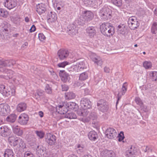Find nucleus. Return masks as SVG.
Listing matches in <instances>:
<instances>
[{
	"instance_id": "obj_1",
	"label": "nucleus",
	"mask_w": 157,
	"mask_h": 157,
	"mask_svg": "<svg viewBox=\"0 0 157 157\" xmlns=\"http://www.w3.org/2000/svg\"><path fill=\"white\" fill-rule=\"evenodd\" d=\"M78 105L74 102L63 103L62 104L58 105L56 107L57 111L61 114H64L68 111V109L76 111L78 109Z\"/></svg>"
},
{
	"instance_id": "obj_2",
	"label": "nucleus",
	"mask_w": 157,
	"mask_h": 157,
	"mask_svg": "<svg viewBox=\"0 0 157 157\" xmlns=\"http://www.w3.org/2000/svg\"><path fill=\"white\" fill-rule=\"evenodd\" d=\"M100 30L103 35L109 37L112 36L115 32L114 27L109 23L102 24L100 26Z\"/></svg>"
},
{
	"instance_id": "obj_3",
	"label": "nucleus",
	"mask_w": 157,
	"mask_h": 157,
	"mask_svg": "<svg viewBox=\"0 0 157 157\" xmlns=\"http://www.w3.org/2000/svg\"><path fill=\"white\" fill-rule=\"evenodd\" d=\"M99 14L101 18L104 21L110 19L112 17V11L107 7H105L100 10Z\"/></svg>"
},
{
	"instance_id": "obj_4",
	"label": "nucleus",
	"mask_w": 157,
	"mask_h": 157,
	"mask_svg": "<svg viewBox=\"0 0 157 157\" xmlns=\"http://www.w3.org/2000/svg\"><path fill=\"white\" fill-rule=\"evenodd\" d=\"M128 23L130 29L133 30L137 29L140 25L139 23L134 17H129Z\"/></svg>"
},
{
	"instance_id": "obj_5",
	"label": "nucleus",
	"mask_w": 157,
	"mask_h": 157,
	"mask_svg": "<svg viewBox=\"0 0 157 157\" xmlns=\"http://www.w3.org/2000/svg\"><path fill=\"white\" fill-rule=\"evenodd\" d=\"M8 140L10 143H13V146H15L18 145L19 147L21 148L24 147V143L22 140L20 138H12L11 136L9 137L8 138Z\"/></svg>"
},
{
	"instance_id": "obj_6",
	"label": "nucleus",
	"mask_w": 157,
	"mask_h": 157,
	"mask_svg": "<svg viewBox=\"0 0 157 157\" xmlns=\"http://www.w3.org/2000/svg\"><path fill=\"white\" fill-rule=\"evenodd\" d=\"M10 111V106L6 103H1L0 104V115L5 116L9 113Z\"/></svg>"
},
{
	"instance_id": "obj_7",
	"label": "nucleus",
	"mask_w": 157,
	"mask_h": 157,
	"mask_svg": "<svg viewBox=\"0 0 157 157\" xmlns=\"http://www.w3.org/2000/svg\"><path fill=\"white\" fill-rule=\"evenodd\" d=\"M80 105L82 109L86 110L91 107V102L88 98H83L80 101Z\"/></svg>"
},
{
	"instance_id": "obj_8",
	"label": "nucleus",
	"mask_w": 157,
	"mask_h": 157,
	"mask_svg": "<svg viewBox=\"0 0 157 157\" xmlns=\"http://www.w3.org/2000/svg\"><path fill=\"white\" fill-rule=\"evenodd\" d=\"M97 118V116L96 113L93 111L90 114L88 117L82 119L83 121L86 122H88L90 121H92L93 124H95Z\"/></svg>"
},
{
	"instance_id": "obj_9",
	"label": "nucleus",
	"mask_w": 157,
	"mask_h": 157,
	"mask_svg": "<svg viewBox=\"0 0 157 157\" xmlns=\"http://www.w3.org/2000/svg\"><path fill=\"white\" fill-rule=\"evenodd\" d=\"M11 131L7 126H2L0 127V134L3 137H10Z\"/></svg>"
},
{
	"instance_id": "obj_10",
	"label": "nucleus",
	"mask_w": 157,
	"mask_h": 157,
	"mask_svg": "<svg viewBox=\"0 0 157 157\" xmlns=\"http://www.w3.org/2000/svg\"><path fill=\"white\" fill-rule=\"evenodd\" d=\"M78 28L76 25L73 24H71L67 27V31L69 35L73 36L78 33Z\"/></svg>"
},
{
	"instance_id": "obj_11",
	"label": "nucleus",
	"mask_w": 157,
	"mask_h": 157,
	"mask_svg": "<svg viewBox=\"0 0 157 157\" xmlns=\"http://www.w3.org/2000/svg\"><path fill=\"white\" fill-rule=\"evenodd\" d=\"M105 133L106 136L109 139H113L117 136L116 131L113 128H110L107 129Z\"/></svg>"
},
{
	"instance_id": "obj_12",
	"label": "nucleus",
	"mask_w": 157,
	"mask_h": 157,
	"mask_svg": "<svg viewBox=\"0 0 157 157\" xmlns=\"http://www.w3.org/2000/svg\"><path fill=\"white\" fill-rule=\"evenodd\" d=\"M45 137V141L49 145L52 146L55 144L56 141V136L50 133L46 134Z\"/></svg>"
},
{
	"instance_id": "obj_13",
	"label": "nucleus",
	"mask_w": 157,
	"mask_h": 157,
	"mask_svg": "<svg viewBox=\"0 0 157 157\" xmlns=\"http://www.w3.org/2000/svg\"><path fill=\"white\" fill-rule=\"evenodd\" d=\"M83 18L85 21L88 22L92 20L94 17L93 13L90 11H85L82 14Z\"/></svg>"
},
{
	"instance_id": "obj_14",
	"label": "nucleus",
	"mask_w": 157,
	"mask_h": 157,
	"mask_svg": "<svg viewBox=\"0 0 157 157\" xmlns=\"http://www.w3.org/2000/svg\"><path fill=\"white\" fill-rule=\"evenodd\" d=\"M59 75L61 80L64 82H69L70 79V75L64 70H60L59 72Z\"/></svg>"
},
{
	"instance_id": "obj_15",
	"label": "nucleus",
	"mask_w": 157,
	"mask_h": 157,
	"mask_svg": "<svg viewBox=\"0 0 157 157\" xmlns=\"http://www.w3.org/2000/svg\"><path fill=\"white\" fill-rule=\"evenodd\" d=\"M91 59L98 66H101L102 64V61L101 57L97 56L94 53H92L90 55Z\"/></svg>"
},
{
	"instance_id": "obj_16",
	"label": "nucleus",
	"mask_w": 157,
	"mask_h": 157,
	"mask_svg": "<svg viewBox=\"0 0 157 157\" xmlns=\"http://www.w3.org/2000/svg\"><path fill=\"white\" fill-rule=\"evenodd\" d=\"M69 52L67 50L60 49L57 52V55L60 60L66 59L69 56Z\"/></svg>"
},
{
	"instance_id": "obj_17",
	"label": "nucleus",
	"mask_w": 157,
	"mask_h": 157,
	"mask_svg": "<svg viewBox=\"0 0 157 157\" xmlns=\"http://www.w3.org/2000/svg\"><path fill=\"white\" fill-rule=\"evenodd\" d=\"M16 0H6L5 2V6L10 10L17 6Z\"/></svg>"
},
{
	"instance_id": "obj_18",
	"label": "nucleus",
	"mask_w": 157,
	"mask_h": 157,
	"mask_svg": "<svg viewBox=\"0 0 157 157\" xmlns=\"http://www.w3.org/2000/svg\"><path fill=\"white\" fill-rule=\"evenodd\" d=\"M47 18L49 22H52L55 21L57 19L56 14L54 12H48Z\"/></svg>"
},
{
	"instance_id": "obj_19",
	"label": "nucleus",
	"mask_w": 157,
	"mask_h": 157,
	"mask_svg": "<svg viewBox=\"0 0 157 157\" xmlns=\"http://www.w3.org/2000/svg\"><path fill=\"white\" fill-rule=\"evenodd\" d=\"M101 157H115V154L112 151L105 150L101 153Z\"/></svg>"
},
{
	"instance_id": "obj_20",
	"label": "nucleus",
	"mask_w": 157,
	"mask_h": 157,
	"mask_svg": "<svg viewBox=\"0 0 157 157\" xmlns=\"http://www.w3.org/2000/svg\"><path fill=\"white\" fill-rule=\"evenodd\" d=\"M36 12L39 14H41L45 12L46 10V8L45 5L41 3L36 6Z\"/></svg>"
},
{
	"instance_id": "obj_21",
	"label": "nucleus",
	"mask_w": 157,
	"mask_h": 157,
	"mask_svg": "<svg viewBox=\"0 0 157 157\" xmlns=\"http://www.w3.org/2000/svg\"><path fill=\"white\" fill-rule=\"evenodd\" d=\"M86 32L90 37L92 38L96 35V31L94 27L89 26L86 29Z\"/></svg>"
},
{
	"instance_id": "obj_22",
	"label": "nucleus",
	"mask_w": 157,
	"mask_h": 157,
	"mask_svg": "<svg viewBox=\"0 0 157 157\" xmlns=\"http://www.w3.org/2000/svg\"><path fill=\"white\" fill-rule=\"evenodd\" d=\"M5 86L3 85H0V93H1L3 96L6 97L10 96L11 95H12L14 94L13 92L8 91V92L6 91H4Z\"/></svg>"
},
{
	"instance_id": "obj_23",
	"label": "nucleus",
	"mask_w": 157,
	"mask_h": 157,
	"mask_svg": "<svg viewBox=\"0 0 157 157\" xmlns=\"http://www.w3.org/2000/svg\"><path fill=\"white\" fill-rule=\"evenodd\" d=\"M89 138L91 140L95 141L98 137L97 132L94 131H90L88 134Z\"/></svg>"
},
{
	"instance_id": "obj_24",
	"label": "nucleus",
	"mask_w": 157,
	"mask_h": 157,
	"mask_svg": "<svg viewBox=\"0 0 157 157\" xmlns=\"http://www.w3.org/2000/svg\"><path fill=\"white\" fill-rule=\"evenodd\" d=\"M86 62V61L83 60L80 61L77 63L76 65L77 66L79 71L87 68V65L85 64Z\"/></svg>"
},
{
	"instance_id": "obj_25",
	"label": "nucleus",
	"mask_w": 157,
	"mask_h": 157,
	"mask_svg": "<svg viewBox=\"0 0 157 157\" xmlns=\"http://www.w3.org/2000/svg\"><path fill=\"white\" fill-rule=\"evenodd\" d=\"M13 131L14 133L18 136H21L23 132L18 125H14L12 127Z\"/></svg>"
},
{
	"instance_id": "obj_26",
	"label": "nucleus",
	"mask_w": 157,
	"mask_h": 157,
	"mask_svg": "<svg viewBox=\"0 0 157 157\" xmlns=\"http://www.w3.org/2000/svg\"><path fill=\"white\" fill-rule=\"evenodd\" d=\"M27 107L26 103L24 102H21L17 105V110L18 112H21L26 110Z\"/></svg>"
},
{
	"instance_id": "obj_27",
	"label": "nucleus",
	"mask_w": 157,
	"mask_h": 157,
	"mask_svg": "<svg viewBox=\"0 0 157 157\" xmlns=\"http://www.w3.org/2000/svg\"><path fill=\"white\" fill-rule=\"evenodd\" d=\"M4 72L7 74L5 77V79L8 80V79H12L13 78L14 72L10 69L5 70Z\"/></svg>"
},
{
	"instance_id": "obj_28",
	"label": "nucleus",
	"mask_w": 157,
	"mask_h": 157,
	"mask_svg": "<svg viewBox=\"0 0 157 157\" xmlns=\"http://www.w3.org/2000/svg\"><path fill=\"white\" fill-rule=\"evenodd\" d=\"M17 115L14 114H12L8 116L6 119V121L10 123L14 122L16 120Z\"/></svg>"
},
{
	"instance_id": "obj_29",
	"label": "nucleus",
	"mask_w": 157,
	"mask_h": 157,
	"mask_svg": "<svg viewBox=\"0 0 157 157\" xmlns=\"http://www.w3.org/2000/svg\"><path fill=\"white\" fill-rule=\"evenodd\" d=\"M134 151L132 149V146L130 147V149L126 151L125 156L126 157H135Z\"/></svg>"
},
{
	"instance_id": "obj_30",
	"label": "nucleus",
	"mask_w": 157,
	"mask_h": 157,
	"mask_svg": "<svg viewBox=\"0 0 157 157\" xmlns=\"http://www.w3.org/2000/svg\"><path fill=\"white\" fill-rule=\"evenodd\" d=\"M88 112H88L87 110L84 109H78L77 112V114L79 116L83 117L86 116L87 115Z\"/></svg>"
},
{
	"instance_id": "obj_31",
	"label": "nucleus",
	"mask_w": 157,
	"mask_h": 157,
	"mask_svg": "<svg viewBox=\"0 0 157 157\" xmlns=\"http://www.w3.org/2000/svg\"><path fill=\"white\" fill-rule=\"evenodd\" d=\"M13 152L12 150L10 149H7L5 150L4 153V157H14Z\"/></svg>"
},
{
	"instance_id": "obj_32",
	"label": "nucleus",
	"mask_w": 157,
	"mask_h": 157,
	"mask_svg": "<svg viewBox=\"0 0 157 157\" xmlns=\"http://www.w3.org/2000/svg\"><path fill=\"white\" fill-rule=\"evenodd\" d=\"M10 25L8 23H6L5 24L3 28V29L2 32V34H3L4 33H9L10 30Z\"/></svg>"
},
{
	"instance_id": "obj_33",
	"label": "nucleus",
	"mask_w": 157,
	"mask_h": 157,
	"mask_svg": "<svg viewBox=\"0 0 157 157\" xmlns=\"http://www.w3.org/2000/svg\"><path fill=\"white\" fill-rule=\"evenodd\" d=\"M65 114L64 116V117L70 119H76L77 118V116L74 113H67V112Z\"/></svg>"
},
{
	"instance_id": "obj_34",
	"label": "nucleus",
	"mask_w": 157,
	"mask_h": 157,
	"mask_svg": "<svg viewBox=\"0 0 157 157\" xmlns=\"http://www.w3.org/2000/svg\"><path fill=\"white\" fill-rule=\"evenodd\" d=\"M87 22L85 21V19L83 18V16H82L78 18L77 21H76L75 23H77V24L81 26H83L85 24V23Z\"/></svg>"
},
{
	"instance_id": "obj_35",
	"label": "nucleus",
	"mask_w": 157,
	"mask_h": 157,
	"mask_svg": "<svg viewBox=\"0 0 157 157\" xmlns=\"http://www.w3.org/2000/svg\"><path fill=\"white\" fill-rule=\"evenodd\" d=\"M118 32L121 34L123 35H124L126 30V28L125 26L123 25L122 26L119 25L118 26Z\"/></svg>"
},
{
	"instance_id": "obj_36",
	"label": "nucleus",
	"mask_w": 157,
	"mask_h": 157,
	"mask_svg": "<svg viewBox=\"0 0 157 157\" xmlns=\"http://www.w3.org/2000/svg\"><path fill=\"white\" fill-rule=\"evenodd\" d=\"M66 98L68 99H71L74 98L75 97V94L72 92H67L65 94Z\"/></svg>"
},
{
	"instance_id": "obj_37",
	"label": "nucleus",
	"mask_w": 157,
	"mask_h": 157,
	"mask_svg": "<svg viewBox=\"0 0 157 157\" xmlns=\"http://www.w3.org/2000/svg\"><path fill=\"white\" fill-rule=\"evenodd\" d=\"M36 155L39 157H46L48 156L47 151L45 150H42L38 153L36 152Z\"/></svg>"
},
{
	"instance_id": "obj_38",
	"label": "nucleus",
	"mask_w": 157,
	"mask_h": 157,
	"mask_svg": "<svg viewBox=\"0 0 157 157\" xmlns=\"http://www.w3.org/2000/svg\"><path fill=\"white\" fill-rule=\"evenodd\" d=\"M150 77L152 81H157V72H152L150 74Z\"/></svg>"
},
{
	"instance_id": "obj_39",
	"label": "nucleus",
	"mask_w": 157,
	"mask_h": 157,
	"mask_svg": "<svg viewBox=\"0 0 157 157\" xmlns=\"http://www.w3.org/2000/svg\"><path fill=\"white\" fill-rule=\"evenodd\" d=\"M35 132L39 138L41 139L44 137L45 133L43 131L36 130L35 131Z\"/></svg>"
},
{
	"instance_id": "obj_40",
	"label": "nucleus",
	"mask_w": 157,
	"mask_h": 157,
	"mask_svg": "<svg viewBox=\"0 0 157 157\" xmlns=\"http://www.w3.org/2000/svg\"><path fill=\"white\" fill-rule=\"evenodd\" d=\"M108 109L109 107L107 102L103 105L102 106L100 107L98 109L99 110L103 112H106Z\"/></svg>"
},
{
	"instance_id": "obj_41",
	"label": "nucleus",
	"mask_w": 157,
	"mask_h": 157,
	"mask_svg": "<svg viewBox=\"0 0 157 157\" xmlns=\"http://www.w3.org/2000/svg\"><path fill=\"white\" fill-rule=\"evenodd\" d=\"M28 121L25 119L21 118V117H19L18 119V122L20 124L25 125L27 124Z\"/></svg>"
},
{
	"instance_id": "obj_42",
	"label": "nucleus",
	"mask_w": 157,
	"mask_h": 157,
	"mask_svg": "<svg viewBox=\"0 0 157 157\" xmlns=\"http://www.w3.org/2000/svg\"><path fill=\"white\" fill-rule=\"evenodd\" d=\"M8 14V12L2 8L0 9V15L3 17H6Z\"/></svg>"
},
{
	"instance_id": "obj_43",
	"label": "nucleus",
	"mask_w": 157,
	"mask_h": 157,
	"mask_svg": "<svg viewBox=\"0 0 157 157\" xmlns=\"http://www.w3.org/2000/svg\"><path fill=\"white\" fill-rule=\"evenodd\" d=\"M88 75L86 72L81 74L79 76V79L81 80H85L88 78Z\"/></svg>"
},
{
	"instance_id": "obj_44",
	"label": "nucleus",
	"mask_w": 157,
	"mask_h": 157,
	"mask_svg": "<svg viewBox=\"0 0 157 157\" xmlns=\"http://www.w3.org/2000/svg\"><path fill=\"white\" fill-rule=\"evenodd\" d=\"M113 4L118 7H120L122 5V0H112Z\"/></svg>"
},
{
	"instance_id": "obj_45",
	"label": "nucleus",
	"mask_w": 157,
	"mask_h": 157,
	"mask_svg": "<svg viewBox=\"0 0 157 157\" xmlns=\"http://www.w3.org/2000/svg\"><path fill=\"white\" fill-rule=\"evenodd\" d=\"M67 69L69 71L79 72L78 67L76 65L71 66L69 67H68Z\"/></svg>"
},
{
	"instance_id": "obj_46",
	"label": "nucleus",
	"mask_w": 157,
	"mask_h": 157,
	"mask_svg": "<svg viewBox=\"0 0 157 157\" xmlns=\"http://www.w3.org/2000/svg\"><path fill=\"white\" fill-rule=\"evenodd\" d=\"M157 23L154 22L152 26L151 31L153 33L155 34V31L157 30Z\"/></svg>"
},
{
	"instance_id": "obj_47",
	"label": "nucleus",
	"mask_w": 157,
	"mask_h": 157,
	"mask_svg": "<svg viewBox=\"0 0 157 157\" xmlns=\"http://www.w3.org/2000/svg\"><path fill=\"white\" fill-rule=\"evenodd\" d=\"M106 103V101L103 99H101L99 100L97 104V106L98 107V109L100 107H101L103 105Z\"/></svg>"
},
{
	"instance_id": "obj_48",
	"label": "nucleus",
	"mask_w": 157,
	"mask_h": 157,
	"mask_svg": "<svg viewBox=\"0 0 157 157\" xmlns=\"http://www.w3.org/2000/svg\"><path fill=\"white\" fill-rule=\"evenodd\" d=\"M49 71L53 78L56 79H57L58 78V76L57 74L52 69H50Z\"/></svg>"
},
{
	"instance_id": "obj_49",
	"label": "nucleus",
	"mask_w": 157,
	"mask_h": 157,
	"mask_svg": "<svg viewBox=\"0 0 157 157\" xmlns=\"http://www.w3.org/2000/svg\"><path fill=\"white\" fill-rule=\"evenodd\" d=\"M8 63H7V67H11L13 66L16 63L15 61L12 59L7 60Z\"/></svg>"
},
{
	"instance_id": "obj_50",
	"label": "nucleus",
	"mask_w": 157,
	"mask_h": 157,
	"mask_svg": "<svg viewBox=\"0 0 157 157\" xmlns=\"http://www.w3.org/2000/svg\"><path fill=\"white\" fill-rule=\"evenodd\" d=\"M45 90L48 94H50L52 93V89L48 84L46 85L45 88Z\"/></svg>"
},
{
	"instance_id": "obj_51",
	"label": "nucleus",
	"mask_w": 157,
	"mask_h": 157,
	"mask_svg": "<svg viewBox=\"0 0 157 157\" xmlns=\"http://www.w3.org/2000/svg\"><path fill=\"white\" fill-rule=\"evenodd\" d=\"M127 86V83L124 82L122 86V88H121V94L122 95H124L125 92H126L127 90V88L126 87V86Z\"/></svg>"
},
{
	"instance_id": "obj_52",
	"label": "nucleus",
	"mask_w": 157,
	"mask_h": 157,
	"mask_svg": "<svg viewBox=\"0 0 157 157\" xmlns=\"http://www.w3.org/2000/svg\"><path fill=\"white\" fill-rule=\"evenodd\" d=\"M151 64L150 62H145L143 63L144 67L146 69H148L151 67Z\"/></svg>"
},
{
	"instance_id": "obj_53",
	"label": "nucleus",
	"mask_w": 157,
	"mask_h": 157,
	"mask_svg": "<svg viewBox=\"0 0 157 157\" xmlns=\"http://www.w3.org/2000/svg\"><path fill=\"white\" fill-rule=\"evenodd\" d=\"M69 63L67 61L63 62L58 63L57 66L60 67H64L66 65L69 64Z\"/></svg>"
},
{
	"instance_id": "obj_54",
	"label": "nucleus",
	"mask_w": 157,
	"mask_h": 157,
	"mask_svg": "<svg viewBox=\"0 0 157 157\" xmlns=\"http://www.w3.org/2000/svg\"><path fill=\"white\" fill-rule=\"evenodd\" d=\"M7 63H8L7 60H0V65L2 67H7Z\"/></svg>"
},
{
	"instance_id": "obj_55",
	"label": "nucleus",
	"mask_w": 157,
	"mask_h": 157,
	"mask_svg": "<svg viewBox=\"0 0 157 157\" xmlns=\"http://www.w3.org/2000/svg\"><path fill=\"white\" fill-rule=\"evenodd\" d=\"M118 137L119 138L118 141L119 142L121 141L124 139V137L123 132L121 131L118 134Z\"/></svg>"
},
{
	"instance_id": "obj_56",
	"label": "nucleus",
	"mask_w": 157,
	"mask_h": 157,
	"mask_svg": "<svg viewBox=\"0 0 157 157\" xmlns=\"http://www.w3.org/2000/svg\"><path fill=\"white\" fill-rule=\"evenodd\" d=\"M135 101L136 103L141 107L143 105V103L139 98H136L135 99Z\"/></svg>"
},
{
	"instance_id": "obj_57",
	"label": "nucleus",
	"mask_w": 157,
	"mask_h": 157,
	"mask_svg": "<svg viewBox=\"0 0 157 157\" xmlns=\"http://www.w3.org/2000/svg\"><path fill=\"white\" fill-rule=\"evenodd\" d=\"M46 148L43 147L42 145H38L36 148V152L38 153L39 152L42 150H45Z\"/></svg>"
},
{
	"instance_id": "obj_58",
	"label": "nucleus",
	"mask_w": 157,
	"mask_h": 157,
	"mask_svg": "<svg viewBox=\"0 0 157 157\" xmlns=\"http://www.w3.org/2000/svg\"><path fill=\"white\" fill-rule=\"evenodd\" d=\"M24 157H35L34 155L29 151L26 152L24 154Z\"/></svg>"
},
{
	"instance_id": "obj_59",
	"label": "nucleus",
	"mask_w": 157,
	"mask_h": 157,
	"mask_svg": "<svg viewBox=\"0 0 157 157\" xmlns=\"http://www.w3.org/2000/svg\"><path fill=\"white\" fill-rule=\"evenodd\" d=\"M152 149L149 146H147L146 147L145 149L144 150V152H152Z\"/></svg>"
},
{
	"instance_id": "obj_60",
	"label": "nucleus",
	"mask_w": 157,
	"mask_h": 157,
	"mask_svg": "<svg viewBox=\"0 0 157 157\" xmlns=\"http://www.w3.org/2000/svg\"><path fill=\"white\" fill-rule=\"evenodd\" d=\"M84 4L86 5H90L92 4L93 1L91 0H83Z\"/></svg>"
},
{
	"instance_id": "obj_61",
	"label": "nucleus",
	"mask_w": 157,
	"mask_h": 157,
	"mask_svg": "<svg viewBox=\"0 0 157 157\" xmlns=\"http://www.w3.org/2000/svg\"><path fill=\"white\" fill-rule=\"evenodd\" d=\"M38 37L40 40L42 41V40H44L45 39V37L43 33H40L39 34Z\"/></svg>"
},
{
	"instance_id": "obj_62",
	"label": "nucleus",
	"mask_w": 157,
	"mask_h": 157,
	"mask_svg": "<svg viewBox=\"0 0 157 157\" xmlns=\"http://www.w3.org/2000/svg\"><path fill=\"white\" fill-rule=\"evenodd\" d=\"M19 117H21V118H23L29 121V117L25 113L21 114Z\"/></svg>"
},
{
	"instance_id": "obj_63",
	"label": "nucleus",
	"mask_w": 157,
	"mask_h": 157,
	"mask_svg": "<svg viewBox=\"0 0 157 157\" xmlns=\"http://www.w3.org/2000/svg\"><path fill=\"white\" fill-rule=\"evenodd\" d=\"M43 95V93L42 92L38 90L37 91L36 93L35 94V96L37 97V98H38V97H40V96H42Z\"/></svg>"
},
{
	"instance_id": "obj_64",
	"label": "nucleus",
	"mask_w": 157,
	"mask_h": 157,
	"mask_svg": "<svg viewBox=\"0 0 157 157\" xmlns=\"http://www.w3.org/2000/svg\"><path fill=\"white\" fill-rule=\"evenodd\" d=\"M62 90L63 91H67L68 89V86L66 85H62Z\"/></svg>"
}]
</instances>
